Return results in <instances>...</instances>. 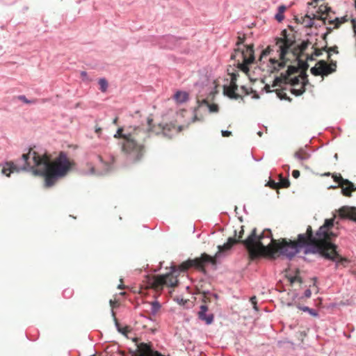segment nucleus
<instances>
[{
  "instance_id": "4be33fe9",
  "label": "nucleus",
  "mask_w": 356,
  "mask_h": 356,
  "mask_svg": "<svg viewBox=\"0 0 356 356\" xmlns=\"http://www.w3.org/2000/svg\"><path fill=\"white\" fill-rule=\"evenodd\" d=\"M150 305L151 314L155 316L161 309V305L158 300H154L149 303Z\"/></svg>"
},
{
  "instance_id": "0eeeda50",
  "label": "nucleus",
  "mask_w": 356,
  "mask_h": 356,
  "mask_svg": "<svg viewBox=\"0 0 356 356\" xmlns=\"http://www.w3.org/2000/svg\"><path fill=\"white\" fill-rule=\"evenodd\" d=\"M298 71V69L294 66H288L285 72H282L280 76H277L275 79V85L278 86L282 83H290L293 88L291 92L296 95H300L305 92V86L308 81L307 75L305 73H301L298 76L291 77V75Z\"/></svg>"
},
{
  "instance_id": "bb28decb",
  "label": "nucleus",
  "mask_w": 356,
  "mask_h": 356,
  "mask_svg": "<svg viewBox=\"0 0 356 356\" xmlns=\"http://www.w3.org/2000/svg\"><path fill=\"white\" fill-rule=\"evenodd\" d=\"M18 99H20L21 101L24 102L26 104H31V103H33L34 102L32 100L27 99L26 97L24 95H19L18 97Z\"/></svg>"
},
{
  "instance_id": "9b49d317",
  "label": "nucleus",
  "mask_w": 356,
  "mask_h": 356,
  "mask_svg": "<svg viewBox=\"0 0 356 356\" xmlns=\"http://www.w3.org/2000/svg\"><path fill=\"white\" fill-rule=\"evenodd\" d=\"M223 88H224L223 93L225 95H226L230 98H233V99L238 98V95L236 94L237 86L236 83L235 75L233 74L232 76L229 86H224Z\"/></svg>"
},
{
  "instance_id": "4c0bfd02",
  "label": "nucleus",
  "mask_w": 356,
  "mask_h": 356,
  "mask_svg": "<svg viewBox=\"0 0 356 356\" xmlns=\"http://www.w3.org/2000/svg\"><path fill=\"white\" fill-rule=\"evenodd\" d=\"M117 122H118V118H115L113 120V124H117Z\"/></svg>"
},
{
  "instance_id": "5701e85b",
  "label": "nucleus",
  "mask_w": 356,
  "mask_h": 356,
  "mask_svg": "<svg viewBox=\"0 0 356 356\" xmlns=\"http://www.w3.org/2000/svg\"><path fill=\"white\" fill-rule=\"evenodd\" d=\"M202 104H207L210 113H217L218 111V106L217 104H209L206 100H203Z\"/></svg>"
},
{
  "instance_id": "dca6fc26",
  "label": "nucleus",
  "mask_w": 356,
  "mask_h": 356,
  "mask_svg": "<svg viewBox=\"0 0 356 356\" xmlns=\"http://www.w3.org/2000/svg\"><path fill=\"white\" fill-rule=\"evenodd\" d=\"M236 242V239L232 237L229 238L227 243H225L222 245L218 246V251L216 252L215 257H220L221 252L229 250L232 247V245L235 244Z\"/></svg>"
},
{
  "instance_id": "2eb2a0df",
  "label": "nucleus",
  "mask_w": 356,
  "mask_h": 356,
  "mask_svg": "<svg viewBox=\"0 0 356 356\" xmlns=\"http://www.w3.org/2000/svg\"><path fill=\"white\" fill-rule=\"evenodd\" d=\"M95 159L97 174L101 175L107 172L110 170V165L108 163L104 162L101 156H97Z\"/></svg>"
},
{
  "instance_id": "412c9836",
  "label": "nucleus",
  "mask_w": 356,
  "mask_h": 356,
  "mask_svg": "<svg viewBox=\"0 0 356 356\" xmlns=\"http://www.w3.org/2000/svg\"><path fill=\"white\" fill-rule=\"evenodd\" d=\"M286 7L284 5H281L278 7L277 13L275 15V19L278 22H281L284 18V12Z\"/></svg>"
},
{
  "instance_id": "58836bf2",
  "label": "nucleus",
  "mask_w": 356,
  "mask_h": 356,
  "mask_svg": "<svg viewBox=\"0 0 356 356\" xmlns=\"http://www.w3.org/2000/svg\"><path fill=\"white\" fill-rule=\"evenodd\" d=\"M213 296L216 299H218V296L216 293H213Z\"/></svg>"
},
{
  "instance_id": "6e6552de",
  "label": "nucleus",
  "mask_w": 356,
  "mask_h": 356,
  "mask_svg": "<svg viewBox=\"0 0 356 356\" xmlns=\"http://www.w3.org/2000/svg\"><path fill=\"white\" fill-rule=\"evenodd\" d=\"M232 58L237 60L238 67L241 70L248 72L249 71L248 65L254 60L253 49L250 46H243L241 49L235 51Z\"/></svg>"
},
{
  "instance_id": "1a4fd4ad",
  "label": "nucleus",
  "mask_w": 356,
  "mask_h": 356,
  "mask_svg": "<svg viewBox=\"0 0 356 356\" xmlns=\"http://www.w3.org/2000/svg\"><path fill=\"white\" fill-rule=\"evenodd\" d=\"M336 65H328L325 61H319L315 67L311 69V72L314 75H327L335 71Z\"/></svg>"
},
{
  "instance_id": "f8f14e48",
  "label": "nucleus",
  "mask_w": 356,
  "mask_h": 356,
  "mask_svg": "<svg viewBox=\"0 0 356 356\" xmlns=\"http://www.w3.org/2000/svg\"><path fill=\"white\" fill-rule=\"evenodd\" d=\"M339 215L341 218H348L356 221V208L343 207L339 210Z\"/></svg>"
},
{
  "instance_id": "9d476101",
  "label": "nucleus",
  "mask_w": 356,
  "mask_h": 356,
  "mask_svg": "<svg viewBox=\"0 0 356 356\" xmlns=\"http://www.w3.org/2000/svg\"><path fill=\"white\" fill-rule=\"evenodd\" d=\"M136 346L139 356H161L159 352L152 350L147 343H140L136 344Z\"/></svg>"
},
{
  "instance_id": "c85d7f7f",
  "label": "nucleus",
  "mask_w": 356,
  "mask_h": 356,
  "mask_svg": "<svg viewBox=\"0 0 356 356\" xmlns=\"http://www.w3.org/2000/svg\"><path fill=\"white\" fill-rule=\"evenodd\" d=\"M250 302L253 305V307L255 310H257V301H256V297L255 296H253L250 298Z\"/></svg>"
},
{
  "instance_id": "f704fd0d",
  "label": "nucleus",
  "mask_w": 356,
  "mask_h": 356,
  "mask_svg": "<svg viewBox=\"0 0 356 356\" xmlns=\"http://www.w3.org/2000/svg\"><path fill=\"white\" fill-rule=\"evenodd\" d=\"M172 128H173L174 131L176 132V133L180 131L179 128L177 129L175 126H173Z\"/></svg>"
},
{
  "instance_id": "a19ab883",
  "label": "nucleus",
  "mask_w": 356,
  "mask_h": 356,
  "mask_svg": "<svg viewBox=\"0 0 356 356\" xmlns=\"http://www.w3.org/2000/svg\"><path fill=\"white\" fill-rule=\"evenodd\" d=\"M81 74H82L83 76H85V75H86V72H81Z\"/></svg>"
},
{
  "instance_id": "f257e3e1",
  "label": "nucleus",
  "mask_w": 356,
  "mask_h": 356,
  "mask_svg": "<svg viewBox=\"0 0 356 356\" xmlns=\"http://www.w3.org/2000/svg\"><path fill=\"white\" fill-rule=\"evenodd\" d=\"M334 221V218L326 219L315 236L312 235V227L308 226L306 234L298 235L297 242L286 239L274 240L269 229L257 236L256 229H254L248 238L243 241V243L252 257L259 255L275 257L280 254L291 259L301 248H305V254L320 252L325 257L337 261L339 255L336 246L329 241L334 236L331 232Z\"/></svg>"
},
{
  "instance_id": "a18cd8bd",
  "label": "nucleus",
  "mask_w": 356,
  "mask_h": 356,
  "mask_svg": "<svg viewBox=\"0 0 356 356\" xmlns=\"http://www.w3.org/2000/svg\"><path fill=\"white\" fill-rule=\"evenodd\" d=\"M92 173H94V172H95V169H94V168H92Z\"/></svg>"
},
{
  "instance_id": "473e14b6",
  "label": "nucleus",
  "mask_w": 356,
  "mask_h": 356,
  "mask_svg": "<svg viewBox=\"0 0 356 356\" xmlns=\"http://www.w3.org/2000/svg\"><path fill=\"white\" fill-rule=\"evenodd\" d=\"M269 185H270V186L274 188V187H275V186L278 185V183L271 181V182H269Z\"/></svg>"
},
{
  "instance_id": "72a5a7b5",
  "label": "nucleus",
  "mask_w": 356,
  "mask_h": 356,
  "mask_svg": "<svg viewBox=\"0 0 356 356\" xmlns=\"http://www.w3.org/2000/svg\"><path fill=\"white\" fill-rule=\"evenodd\" d=\"M101 131V128L99 127H95V132L96 133H99Z\"/></svg>"
},
{
  "instance_id": "2f4dec72",
  "label": "nucleus",
  "mask_w": 356,
  "mask_h": 356,
  "mask_svg": "<svg viewBox=\"0 0 356 356\" xmlns=\"http://www.w3.org/2000/svg\"><path fill=\"white\" fill-rule=\"evenodd\" d=\"M305 297L306 298H310L311 297V295H312V291L310 289H307L305 291Z\"/></svg>"
},
{
  "instance_id": "7c9ffc66",
  "label": "nucleus",
  "mask_w": 356,
  "mask_h": 356,
  "mask_svg": "<svg viewBox=\"0 0 356 356\" xmlns=\"http://www.w3.org/2000/svg\"><path fill=\"white\" fill-rule=\"evenodd\" d=\"M292 175L294 178H298L300 176V172L297 170H295L292 172Z\"/></svg>"
},
{
  "instance_id": "b1692460",
  "label": "nucleus",
  "mask_w": 356,
  "mask_h": 356,
  "mask_svg": "<svg viewBox=\"0 0 356 356\" xmlns=\"http://www.w3.org/2000/svg\"><path fill=\"white\" fill-rule=\"evenodd\" d=\"M99 85L100 87V90L102 92H104L107 90L108 88V81L106 79L102 78L99 80Z\"/></svg>"
},
{
  "instance_id": "e433bc0d",
  "label": "nucleus",
  "mask_w": 356,
  "mask_h": 356,
  "mask_svg": "<svg viewBox=\"0 0 356 356\" xmlns=\"http://www.w3.org/2000/svg\"><path fill=\"white\" fill-rule=\"evenodd\" d=\"M163 134H164L165 135H168V134L166 133V128H165V127H163Z\"/></svg>"
},
{
  "instance_id": "a211bd4d",
  "label": "nucleus",
  "mask_w": 356,
  "mask_h": 356,
  "mask_svg": "<svg viewBox=\"0 0 356 356\" xmlns=\"http://www.w3.org/2000/svg\"><path fill=\"white\" fill-rule=\"evenodd\" d=\"M174 99L179 104H182L188 101V94L185 91H177L175 95Z\"/></svg>"
},
{
  "instance_id": "a878e982",
  "label": "nucleus",
  "mask_w": 356,
  "mask_h": 356,
  "mask_svg": "<svg viewBox=\"0 0 356 356\" xmlns=\"http://www.w3.org/2000/svg\"><path fill=\"white\" fill-rule=\"evenodd\" d=\"M300 309L303 312H307L313 316H318V313L314 309H310L308 307H300Z\"/></svg>"
},
{
  "instance_id": "37998d69",
  "label": "nucleus",
  "mask_w": 356,
  "mask_h": 356,
  "mask_svg": "<svg viewBox=\"0 0 356 356\" xmlns=\"http://www.w3.org/2000/svg\"><path fill=\"white\" fill-rule=\"evenodd\" d=\"M110 304L111 305V306H112V305H113V302L111 300H110Z\"/></svg>"
},
{
  "instance_id": "f03ea898",
  "label": "nucleus",
  "mask_w": 356,
  "mask_h": 356,
  "mask_svg": "<svg viewBox=\"0 0 356 356\" xmlns=\"http://www.w3.org/2000/svg\"><path fill=\"white\" fill-rule=\"evenodd\" d=\"M22 159L29 166L35 168V175L44 177L46 187L52 186L59 178L65 176L70 168V163L64 152H60L51 163L44 153L34 150H29L28 154H24Z\"/></svg>"
},
{
  "instance_id": "de8ad7c7",
  "label": "nucleus",
  "mask_w": 356,
  "mask_h": 356,
  "mask_svg": "<svg viewBox=\"0 0 356 356\" xmlns=\"http://www.w3.org/2000/svg\"><path fill=\"white\" fill-rule=\"evenodd\" d=\"M258 134H259V136H261V132H259V133H258Z\"/></svg>"
},
{
  "instance_id": "423d86ee",
  "label": "nucleus",
  "mask_w": 356,
  "mask_h": 356,
  "mask_svg": "<svg viewBox=\"0 0 356 356\" xmlns=\"http://www.w3.org/2000/svg\"><path fill=\"white\" fill-rule=\"evenodd\" d=\"M140 130L134 129L133 132L127 131L123 133V129L119 128L114 137L122 138L124 140L122 147L123 149L129 154L134 160L139 159L143 153V146L138 141L140 139Z\"/></svg>"
},
{
  "instance_id": "f3484780",
  "label": "nucleus",
  "mask_w": 356,
  "mask_h": 356,
  "mask_svg": "<svg viewBox=\"0 0 356 356\" xmlns=\"http://www.w3.org/2000/svg\"><path fill=\"white\" fill-rule=\"evenodd\" d=\"M334 181L337 182H339L341 184H343L344 182L347 183L348 184V187L343 188H342V193L346 196H350V190L353 187V184L348 181L347 180H343L342 177L339 176H334Z\"/></svg>"
},
{
  "instance_id": "ea45409f",
  "label": "nucleus",
  "mask_w": 356,
  "mask_h": 356,
  "mask_svg": "<svg viewBox=\"0 0 356 356\" xmlns=\"http://www.w3.org/2000/svg\"><path fill=\"white\" fill-rule=\"evenodd\" d=\"M123 287H124V286H123L122 284H119V286H118V288H119V289H123Z\"/></svg>"
},
{
  "instance_id": "c9c22d12",
  "label": "nucleus",
  "mask_w": 356,
  "mask_h": 356,
  "mask_svg": "<svg viewBox=\"0 0 356 356\" xmlns=\"http://www.w3.org/2000/svg\"><path fill=\"white\" fill-rule=\"evenodd\" d=\"M162 40H172V38L170 37H167V38H163L161 39Z\"/></svg>"
},
{
  "instance_id": "aec40b11",
  "label": "nucleus",
  "mask_w": 356,
  "mask_h": 356,
  "mask_svg": "<svg viewBox=\"0 0 356 356\" xmlns=\"http://www.w3.org/2000/svg\"><path fill=\"white\" fill-rule=\"evenodd\" d=\"M111 313H112V316H113V319H114V321H115V327L118 330V331L122 334L123 335L127 337V334L129 332H130L131 330L129 327L126 326V327H121L120 326V324L118 323L115 316V313L112 310L111 311Z\"/></svg>"
},
{
  "instance_id": "c756f323",
  "label": "nucleus",
  "mask_w": 356,
  "mask_h": 356,
  "mask_svg": "<svg viewBox=\"0 0 356 356\" xmlns=\"http://www.w3.org/2000/svg\"><path fill=\"white\" fill-rule=\"evenodd\" d=\"M221 134L223 137H228L232 134L231 131L226 130H222Z\"/></svg>"
},
{
  "instance_id": "79ce46f5",
  "label": "nucleus",
  "mask_w": 356,
  "mask_h": 356,
  "mask_svg": "<svg viewBox=\"0 0 356 356\" xmlns=\"http://www.w3.org/2000/svg\"><path fill=\"white\" fill-rule=\"evenodd\" d=\"M152 122V120H150V119H148V120H147V122H148V124H150V122Z\"/></svg>"
},
{
  "instance_id": "4468645a",
  "label": "nucleus",
  "mask_w": 356,
  "mask_h": 356,
  "mask_svg": "<svg viewBox=\"0 0 356 356\" xmlns=\"http://www.w3.org/2000/svg\"><path fill=\"white\" fill-rule=\"evenodd\" d=\"M208 307L206 305H201L198 312L199 318L205 321L207 325H210L213 321V315L212 314H207Z\"/></svg>"
},
{
  "instance_id": "393cba45",
  "label": "nucleus",
  "mask_w": 356,
  "mask_h": 356,
  "mask_svg": "<svg viewBox=\"0 0 356 356\" xmlns=\"http://www.w3.org/2000/svg\"><path fill=\"white\" fill-rule=\"evenodd\" d=\"M278 186L282 188H286L289 186V181L286 178L280 177Z\"/></svg>"
},
{
  "instance_id": "39448f33",
  "label": "nucleus",
  "mask_w": 356,
  "mask_h": 356,
  "mask_svg": "<svg viewBox=\"0 0 356 356\" xmlns=\"http://www.w3.org/2000/svg\"><path fill=\"white\" fill-rule=\"evenodd\" d=\"M330 8L325 5L323 0H312L307 3V10L303 20L305 26L311 27L314 24V19H319L325 24H334L337 28L339 24L344 23L346 17L332 19L329 17Z\"/></svg>"
},
{
  "instance_id": "7ed1b4c3",
  "label": "nucleus",
  "mask_w": 356,
  "mask_h": 356,
  "mask_svg": "<svg viewBox=\"0 0 356 356\" xmlns=\"http://www.w3.org/2000/svg\"><path fill=\"white\" fill-rule=\"evenodd\" d=\"M293 44L294 40L288 37L286 31H282L280 38L275 39V44L262 51L259 58L262 69L268 73L282 70L289 60L286 56L292 51Z\"/></svg>"
},
{
  "instance_id": "6ab92c4d",
  "label": "nucleus",
  "mask_w": 356,
  "mask_h": 356,
  "mask_svg": "<svg viewBox=\"0 0 356 356\" xmlns=\"http://www.w3.org/2000/svg\"><path fill=\"white\" fill-rule=\"evenodd\" d=\"M294 156L299 161H305L310 157V154L305 148H300L294 154Z\"/></svg>"
},
{
  "instance_id": "ddd939ff",
  "label": "nucleus",
  "mask_w": 356,
  "mask_h": 356,
  "mask_svg": "<svg viewBox=\"0 0 356 356\" xmlns=\"http://www.w3.org/2000/svg\"><path fill=\"white\" fill-rule=\"evenodd\" d=\"M1 174L6 176L10 177V174L14 172H19L21 170V168L17 167L12 162L5 163L3 165H1ZM25 168H22V170H24Z\"/></svg>"
},
{
  "instance_id": "20e7f679",
  "label": "nucleus",
  "mask_w": 356,
  "mask_h": 356,
  "mask_svg": "<svg viewBox=\"0 0 356 356\" xmlns=\"http://www.w3.org/2000/svg\"><path fill=\"white\" fill-rule=\"evenodd\" d=\"M211 263L215 264V257H212L207 254H202L199 258H196L192 260H188L182 263L178 268L176 266H171V270L170 273L165 275H161L157 276H153L149 278V284L155 289L163 287L164 285H167L170 287L175 286L178 283L177 275H174L177 270L180 272L185 271L188 268L192 266L197 268H202L204 264Z\"/></svg>"
},
{
  "instance_id": "cd10ccee",
  "label": "nucleus",
  "mask_w": 356,
  "mask_h": 356,
  "mask_svg": "<svg viewBox=\"0 0 356 356\" xmlns=\"http://www.w3.org/2000/svg\"><path fill=\"white\" fill-rule=\"evenodd\" d=\"M211 88V90L210 92L211 95H213L218 93V91L216 90L217 88V84L216 83V81H213L212 86Z\"/></svg>"
},
{
  "instance_id": "49530a36",
  "label": "nucleus",
  "mask_w": 356,
  "mask_h": 356,
  "mask_svg": "<svg viewBox=\"0 0 356 356\" xmlns=\"http://www.w3.org/2000/svg\"><path fill=\"white\" fill-rule=\"evenodd\" d=\"M133 341H136V338L133 339Z\"/></svg>"
},
{
  "instance_id": "c03bdc74",
  "label": "nucleus",
  "mask_w": 356,
  "mask_h": 356,
  "mask_svg": "<svg viewBox=\"0 0 356 356\" xmlns=\"http://www.w3.org/2000/svg\"><path fill=\"white\" fill-rule=\"evenodd\" d=\"M164 47H171L170 45H165Z\"/></svg>"
}]
</instances>
